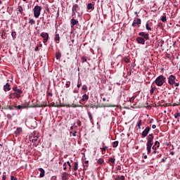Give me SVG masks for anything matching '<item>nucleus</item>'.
<instances>
[{
	"mask_svg": "<svg viewBox=\"0 0 180 180\" xmlns=\"http://www.w3.org/2000/svg\"><path fill=\"white\" fill-rule=\"evenodd\" d=\"M41 37H43V39H44L43 43H44V44H46V43H47V41L49 40V33H47V32L41 33Z\"/></svg>",
	"mask_w": 180,
	"mask_h": 180,
	"instance_id": "nucleus-10",
	"label": "nucleus"
},
{
	"mask_svg": "<svg viewBox=\"0 0 180 180\" xmlns=\"http://www.w3.org/2000/svg\"><path fill=\"white\" fill-rule=\"evenodd\" d=\"M6 174V173L4 172V175L2 176V180H6V174Z\"/></svg>",
	"mask_w": 180,
	"mask_h": 180,
	"instance_id": "nucleus-50",
	"label": "nucleus"
},
{
	"mask_svg": "<svg viewBox=\"0 0 180 180\" xmlns=\"http://www.w3.org/2000/svg\"><path fill=\"white\" fill-rule=\"evenodd\" d=\"M29 139L30 141H32L35 147H37V146H39V143H37V141L39 140V134H36V132L31 134L29 136Z\"/></svg>",
	"mask_w": 180,
	"mask_h": 180,
	"instance_id": "nucleus-3",
	"label": "nucleus"
},
{
	"mask_svg": "<svg viewBox=\"0 0 180 180\" xmlns=\"http://www.w3.org/2000/svg\"><path fill=\"white\" fill-rule=\"evenodd\" d=\"M78 11H79V6H78V4L73 5L72 8V16L75 18L76 13L77 12H78Z\"/></svg>",
	"mask_w": 180,
	"mask_h": 180,
	"instance_id": "nucleus-5",
	"label": "nucleus"
},
{
	"mask_svg": "<svg viewBox=\"0 0 180 180\" xmlns=\"http://www.w3.org/2000/svg\"><path fill=\"white\" fill-rule=\"evenodd\" d=\"M115 180H120V176H116Z\"/></svg>",
	"mask_w": 180,
	"mask_h": 180,
	"instance_id": "nucleus-57",
	"label": "nucleus"
},
{
	"mask_svg": "<svg viewBox=\"0 0 180 180\" xmlns=\"http://www.w3.org/2000/svg\"><path fill=\"white\" fill-rule=\"evenodd\" d=\"M29 23H30V25H36V21L32 18H30Z\"/></svg>",
	"mask_w": 180,
	"mask_h": 180,
	"instance_id": "nucleus-34",
	"label": "nucleus"
},
{
	"mask_svg": "<svg viewBox=\"0 0 180 180\" xmlns=\"http://www.w3.org/2000/svg\"><path fill=\"white\" fill-rule=\"evenodd\" d=\"M77 125L81 126V121L77 122Z\"/></svg>",
	"mask_w": 180,
	"mask_h": 180,
	"instance_id": "nucleus-64",
	"label": "nucleus"
},
{
	"mask_svg": "<svg viewBox=\"0 0 180 180\" xmlns=\"http://www.w3.org/2000/svg\"><path fill=\"white\" fill-rule=\"evenodd\" d=\"M88 116L90 122H94V118L92 117V113H91V112H88Z\"/></svg>",
	"mask_w": 180,
	"mask_h": 180,
	"instance_id": "nucleus-31",
	"label": "nucleus"
},
{
	"mask_svg": "<svg viewBox=\"0 0 180 180\" xmlns=\"http://www.w3.org/2000/svg\"><path fill=\"white\" fill-rule=\"evenodd\" d=\"M11 36H12L13 39H16V32H12Z\"/></svg>",
	"mask_w": 180,
	"mask_h": 180,
	"instance_id": "nucleus-46",
	"label": "nucleus"
},
{
	"mask_svg": "<svg viewBox=\"0 0 180 180\" xmlns=\"http://www.w3.org/2000/svg\"><path fill=\"white\" fill-rule=\"evenodd\" d=\"M74 171H77L78 169V162H75L74 163V167H73Z\"/></svg>",
	"mask_w": 180,
	"mask_h": 180,
	"instance_id": "nucleus-32",
	"label": "nucleus"
},
{
	"mask_svg": "<svg viewBox=\"0 0 180 180\" xmlns=\"http://www.w3.org/2000/svg\"><path fill=\"white\" fill-rule=\"evenodd\" d=\"M156 127H157V126L155 124L152 125V129H155Z\"/></svg>",
	"mask_w": 180,
	"mask_h": 180,
	"instance_id": "nucleus-63",
	"label": "nucleus"
},
{
	"mask_svg": "<svg viewBox=\"0 0 180 180\" xmlns=\"http://www.w3.org/2000/svg\"><path fill=\"white\" fill-rule=\"evenodd\" d=\"M157 148H158L155 146H153L152 147V150H153V154H158V151H157Z\"/></svg>",
	"mask_w": 180,
	"mask_h": 180,
	"instance_id": "nucleus-28",
	"label": "nucleus"
},
{
	"mask_svg": "<svg viewBox=\"0 0 180 180\" xmlns=\"http://www.w3.org/2000/svg\"><path fill=\"white\" fill-rule=\"evenodd\" d=\"M11 91V84L9 83H6L4 86V92H8Z\"/></svg>",
	"mask_w": 180,
	"mask_h": 180,
	"instance_id": "nucleus-16",
	"label": "nucleus"
},
{
	"mask_svg": "<svg viewBox=\"0 0 180 180\" xmlns=\"http://www.w3.org/2000/svg\"><path fill=\"white\" fill-rule=\"evenodd\" d=\"M55 41H60V34H56L55 35V39H54Z\"/></svg>",
	"mask_w": 180,
	"mask_h": 180,
	"instance_id": "nucleus-35",
	"label": "nucleus"
},
{
	"mask_svg": "<svg viewBox=\"0 0 180 180\" xmlns=\"http://www.w3.org/2000/svg\"><path fill=\"white\" fill-rule=\"evenodd\" d=\"M141 126H143V120L141 119H139L136 125V130H141Z\"/></svg>",
	"mask_w": 180,
	"mask_h": 180,
	"instance_id": "nucleus-13",
	"label": "nucleus"
},
{
	"mask_svg": "<svg viewBox=\"0 0 180 180\" xmlns=\"http://www.w3.org/2000/svg\"><path fill=\"white\" fill-rule=\"evenodd\" d=\"M17 9L20 15H25V13L23 12V11H25V8L22 6V5L18 4Z\"/></svg>",
	"mask_w": 180,
	"mask_h": 180,
	"instance_id": "nucleus-15",
	"label": "nucleus"
},
{
	"mask_svg": "<svg viewBox=\"0 0 180 180\" xmlns=\"http://www.w3.org/2000/svg\"><path fill=\"white\" fill-rule=\"evenodd\" d=\"M165 106H180V102L174 103L173 104L172 103L165 104Z\"/></svg>",
	"mask_w": 180,
	"mask_h": 180,
	"instance_id": "nucleus-21",
	"label": "nucleus"
},
{
	"mask_svg": "<svg viewBox=\"0 0 180 180\" xmlns=\"http://www.w3.org/2000/svg\"><path fill=\"white\" fill-rule=\"evenodd\" d=\"M45 9H46V12H49V13L50 12V8H49V6H46Z\"/></svg>",
	"mask_w": 180,
	"mask_h": 180,
	"instance_id": "nucleus-54",
	"label": "nucleus"
},
{
	"mask_svg": "<svg viewBox=\"0 0 180 180\" xmlns=\"http://www.w3.org/2000/svg\"><path fill=\"white\" fill-rule=\"evenodd\" d=\"M124 179H125L124 176H120V180H124Z\"/></svg>",
	"mask_w": 180,
	"mask_h": 180,
	"instance_id": "nucleus-59",
	"label": "nucleus"
},
{
	"mask_svg": "<svg viewBox=\"0 0 180 180\" xmlns=\"http://www.w3.org/2000/svg\"><path fill=\"white\" fill-rule=\"evenodd\" d=\"M88 99H89V96H88L86 94H84L82 96V101L85 102V101H88Z\"/></svg>",
	"mask_w": 180,
	"mask_h": 180,
	"instance_id": "nucleus-25",
	"label": "nucleus"
},
{
	"mask_svg": "<svg viewBox=\"0 0 180 180\" xmlns=\"http://www.w3.org/2000/svg\"><path fill=\"white\" fill-rule=\"evenodd\" d=\"M167 79L169 85H174V84H175V79H176V77L174 76L173 75H171L169 76Z\"/></svg>",
	"mask_w": 180,
	"mask_h": 180,
	"instance_id": "nucleus-6",
	"label": "nucleus"
},
{
	"mask_svg": "<svg viewBox=\"0 0 180 180\" xmlns=\"http://www.w3.org/2000/svg\"><path fill=\"white\" fill-rule=\"evenodd\" d=\"M134 99H136V96H132L129 98V102L134 103Z\"/></svg>",
	"mask_w": 180,
	"mask_h": 180,
	"instance_id": "nucleus-41",
	"label": "nucleus"
},
{
	"mask_svg": "<svg viewBox=\"0 0 180 180\" xmlns=\"http://www.w3.org/2000/svg\"><path fill=\"white\" fill-rule=\"evenodd\" d=\"M150 130H151V128H150V127H146L145 128V129L141 133V136H142L143 139H144V137H147V136H148V133H150Z\"/></svg>",
	"mask_w": 180,
	"mask_h": 180,
	"instance_id": "nucleus-7",
	"label": "nucleus"
},
{
	"mask_svg": "<svg viewBox=\"0 0 180 180\" xmlns=\"http://www.w3.org/2000/svg\"><path fill=\"white\" fill-rule=\"evenodd\" d=\"M152 147H153V144H151V143H146V150H147L148 154H150L151 153V148Z\"/></svg>",
	"mask_w": 180,
	"mask_h": 180,
	"instance_id": "nucleus-17",
	"label": "nucleus"
},
{
	"mask_svg": "<svg viewBox=\"0 0 180 180\" xmlns=\"http://www.w3.org/2000/svg\"><path fill=\"white\" fill-rule=\"evenodd\" d=\"M162 22H165L167 20V15H163L161 18Z\"/></svg>",
	"mask_w": 180,
	"mask_h": 180,
	"instance_id": "nucleus-44",
	"label": "nucleus"
},
{
	"mask_svg": "<svg viewBox=\"0 0 180 180\" xmlns=\"http://www.w3.org/2000/svg\"><path fill=\"white\" fill-rule=\"evenodd\" d=\"M33 12L34 18H39V16H40V12H41V6H35L33 9Z\"/></svg>",
	"mask_w": 180,
	"mask_h": 180,
	"instance_id": "nucleus-4",
	"label": "nucleus"
},
{
	"mask_svg": "<svg viewBox=\"0 0 180 180\" xmlns=\"http://www.w3.org/2000/svg\"><path fill=\"white\" fill-rule=\"evenodd\" d=\"M13 93L9 94L10 99H19L21 96V94H23V91L21 89H18V86L13 88Z\"/></svg>",
	"mask_w": 180,
	"mask_h": 180,
	"instance_id": "nucleus-1",
	"label": "nucleus"
},
{
	"mask_svg": "<svg viewBox=\"0 0 180 180\" xmlns=\"http://www.w3.org/2000/svg\"><path fill=\"white\" fill-rule=\"evenodd\" d=\"M13 116H16V113L12 112V114H7L6 117L8 120H11L13 117Z\"/></svg>",
	"mask_w": 180,
	"mask_h": 180,
	"instance_id": "nucleus-23",
	"label": "nucleus"
},
{
	"mask_svg": "<svg viewBox=\"0 0 180 180\" xmlns=\"http://www.w3.org/2000/svg\"><path fill=\"white\" fill-rule=\"evenodd\" d=\"M122 61H124V63H130V57L129 56H124L122 58Z\"/></svg>",
	"mask_w": 180,
	"mask_h": 180,
	"instance_id": "nucleus-22",
	"label": "nucleus"
},
{
	"mask_svg": "<svg viewBox=\"0 0 180 180\" xmlns=\"http://www.w3.org/2000/svg\"><path fill=\"white\" fill-rule=\"evenodd\" d=\"M81 85H82V83L79 81V79L77 81V88H81Z\"/></svg>",
	"mask_w": 180,
	"mask_h": 180,
	"instance_id": "nucleus-47",
	"label": "nucleus"
},
{
	"mask_svg": "<svg viewBox=\"0 0 180 180\" xmlns=\"http://www.w3.org/2000/svg\"><path fill=\"white\" fill-rule=\"evenodd\" d=\"M147 143L148 144H154L153 140H154V134H150L147 137Z\"/></svg>",
	"mask_w": 180,
	"mask_h": 180,
	"instance_id": "nucleus-11",
	"label": "nucleus"
},
{
	"mask_svg": "<svg viewBox=\"0 0 180 180\" xmlns=\"http://www.w3.org/2000/svg\"><path fill=\"white\" fill-rule=\"evenodd\" d=\"M22 133V128L18 127L15 131V134H20Z\"/></svg>",
	"mask_w": 180,
	"mask_h": 180,
	"instance_id": "nucleus-30",
	"label": "nucleus"
},
{
	"mask_svg": "<svg viewBox=\"0 0 180 180\" xmlns=\"http://www.w3.org/2000/svg\"><path fill=\"white\" fill-rule=\"evenodd\" d=\"M72 136H73V137H75V136H77V131H75L72 133Z\"/></svg>",
	"mask_w": 180,
	"mask_h": 180,
	"instance_id": "nucleus-60",
	"label": "nucleus"
},
{
	"mask_svg": "<svg viewBox=\"0 0 180 180\" xmlns=\"http://www.w3.org/2000/svg\"><path fill=\"white\" fill-rule=\"evenodd\" d=\"M154 144L155 147L156 146L158 148H160V143L158 142V141H156Z\"/></svg>",
	"mask_w": 180,
	"mask_h": 180,
	"instance_id": "nucleus-45",
	"label": "nucleus"
},
{
	"mask_svg": "<svg viewBox=\"0 0 180 180\" xmlns=\"http://www.w3.org/2000/svg\"><path fill=\"white\" fill-rule=\"evenodd\" d=\"M89 108H91V109H94V108H98L96 105H90L89 106Z\"/></svg>",
	"mask_w": 180,
	"mask_h": 180,
	"instance_id": "nucleus-52",
	"label": "nucleus"
},
{
	"mask_svg": "<svg viewBox=\"0 0 180 180\" xmlns=\"http://www.w3.org/2000/svg\"><path fill=\"white\" fill-rule=\"evenodd\" d=\"M70 23L72 25L71 27H74L75 25H78V20H75V18H72L70 20Z\"/></svg>",
	"mask_w": 180,
	"mask_h": 180,
	"instance_id": "nucleus-19",
	"label": "nucleus"
},
{
	"mask_svg": "<svg viewBox=\"0 0 180 180\" xmlns=\"http://www.w3.org/2000/svg\"><path fill=\"white\" fill-rule=\"evenodd\" d=\"M39 172H40V174H39V176H40V178H43V177H44V174H45V171H44V169H43V168H39Z\"/></svg>",
	"mask_w": 180,
	"mask_h": 180,
	"instance_id": "nucleus-20",
	"label": "nucleus"
},
{
	"mask_svg": "<svg viewBox=\"0 0 180 180\" xmlns=\"http://www.w3.org/2000/svg\"><path fill=\"white\" fill-rule=\"evenodd\" d=\"M56 60H60L61 58V52H56Z\"/></svg>",
	"mask_w": 180,
	"mask_h": 180,
	"instance_id": "nucleus-27",
	"label": "nucleus"
},
{
	"mask_svg": "<svg viewBox=\"0 0 180 180\" xmlns=\"http://www.w3.org/2000/svg\"><path fill=\"white\" fill-rule=\"evenodd\" d=\"M139 36H141V37H143L142 39L145 40H150V34H148V33L141 32L139 33Z\"/></svg>",
	"mask_w": 180,
	"mask_h": 180,
	"instance_id": "nucleus-8",
	"label": "nucleus"
},
{
	"mask_svg": "<svg viewBox=\"0 0 180 180\" xmlns=\"http://www.w3.org/2000/svg\"><path fill=\"white\" fill-rule=\"evenodd\" d=\"M16 109H18V110L25 109V106L18 105V106H16Z\"/></svg>",
	"mask_w": 180,
	"mask_h": 180,
	"instance_id": "nucleus-49",
	"label": "nucleus"
},
{
	"mask_svg": "<svg viewBox=\"0 0 180 180\" xmlns=\"http://www.w3.org/2000/svg\"><path fill=\"white\" fill-rule=\"evenodd\" d=\"M34 51H39V46H37V47L34 49Z\"/></svg>",
	"mask_w": 180,
	"mask_h": 180,
	"instance_id": "nucleus-62",
	"label": "nucleus"
},
{
	"mask_svg": "<svg viewBox=\"0 0 180 180\" xmlns=\"http://www.w3.org/2000/svg\"><path fill=\"white\" fill-rule=\"evenodd\" d=\"M2 109H4V110H8V109H9V105H7L6 107L3 108Z\"/></svg>",
	"mask_w": 180,
	"mask_h": 180,
	"instance_id": "nucleus-58",
	"label": "nucleus"
},
{
	"mask_svg": "<svg viewBox=\"0 0 180 180\" xmlns=\"http://www.w3.org/2000/svg\"><path fill=\"white\" fill-rule=\"evenodd\" d=\"M52 106H54L55 108H60V106H66V108H81L82 105H55L54 103L52 104Z\"/></svg>",
	"mask_w": 180,
	"mask_h": 180,
	"instance_id": "nucleus-12",
	"label": "nucleus"
},
{
	"mask_svg": "<svg viewBox=\"0 0 180 180\" xmlns=\"http://www.w3.org/2000/svg\"><path fill=\"white\" fill-rule=\"evenodd\" d=\"M82 91H88V86L86 84L83 85L82 87Z\"/></svg>",
	"mask_w": 180,
	"mask_h": 180,
	"instance_id": "nucleus-39",
	"label": "nucleus"
},
{
	"mask_svg": "<svg viewBox=\"0 0 180 180\" xmlns=\"http://www.w3.org/2000/svg\"><path fill=\"white\" fill-rule=\"evenodd\" d=\"M141 25V19L140 18H135L132 23L133 27H137V26H140Z\"/></svg>",
	"mask_w": 180,
	"mask_h": 180,
	"instance_id": "nucleus-9",
	"label": "nucleus"
},
{
	"mask_svg": "<svg viewBox=\"0 0 180 180\" xmlns=\"http://www.w3.org/2000/svg\"><path fill=\"white\" fill-rule=\"evenodd\" d=\"M155 89H157V87L155 86L152 85L150 86V94L153 95V94H154V91H155Z\"/></svg>",
	"mask_w": 180,
	"mask_h": 180,
	"instance_id": "nucleus-24",
	"label": "nucleus"
},
{
	"mask_svg": "<svg viewBox=\"0 0 180 180\" xmlns=\"http://www.w3.org/2000/svg\"><path fill=\"white\" fill-rule=\"evenodd\" d=\"M11 180H17L18 179L16 177H15V176H11Z\"/></svg>",
	"mask_w": 180,
	"mask_h": 180,
	"instance_id": "nucleus-56",
	"label": "nucleus"
},
{
	"mask_svg": "<svg viewBox=\"0 0 180 180\" xmlns=\"http://www.w3.org/2000/svg\"><path fill=\"white\" fill-rule=\"evenodd\" d=\"M69 176H70V174H68V173H67V172H63L62 174V179L63 180H68Z\"/></svg>",
	"mask_w": 180,
	"mask_h": 180,
	"instance_id": "nucleus-18",
	"label": "nucleus"
},
{
	"mask_svg": "<svg viewBox=\"0 0 180 180\" xmlns=\"http://www.w3.org/2000/svg\"><path fill=\"white\" fill-rule=\"evenodd\" d=\"M117 146H119V141H114L112 143L113 148H116V147H117Z\"/></svg>",
	"mask_w": 180,
	"mask_h": 180,
	"instance_id": "nucleus-33",
	"label": "nucleus"
},
{
	"mask_svg": "<svg viewBox=\"0 0 180 180\" xmlns=\"http://www.w3.org/2000/svg\"><path fill=\"white\" fill-rule=\"evenodd\" d=\"M9 110H14V109H16V105H8Z\"/></svg>",
	"mask_w": 180,
	"mask_h": 180,
	"instance_id": "nucleus-38",
	"label": "nucleus"
},
{
	"mask_svg": "<svg viewBox=\"0 0 180 180\" xmlns=\"http://www.w3.org/2000/svg\"><path fill=\"white\" fill-rule=\"evenodd\" d=\"M180 117V112H177L174 114V119H179Z\"/></svg>",
	"mask_w": 180,
	"mask_h": 180,
	"instance_id": "nucleus-37",
	"label": "nucleus"
},
{
	"mask_svg": "<svg viewBox=\"0 0 180 180\" xmlns=\"http://www.w3.org/2000/svg\"><path fill=\"white\" fill-rule=\"evenodd\" d=\"M174 86H179V83H176L174 82Z\"/></svg>",
	"mask_w": 180,
	"mask_h": 180,
	"instance_id": "nucleus-61",
	"label": "nucleus"
},
{
	"mask_svg": "<svg viewBox=\"0 0 180 180\" xmlns=\"http://www.w3.org/2000/svg\"><path fill=\"white\" fill-rule=\"evenodd\" d=\"M63 170L64 171H65L66 169H67V162H65L64 164H63Z\"/></svg>",
	"mask_w": 180,
	"mask_h": 180,
	"instance_id": "nucleus-53",
	"label": "nucleus"
},
{
	"mask_svg": "<svg viewBox=\"0 0 180 180\" xmlns=\"http://www.w3.org/2000/svg\"><path fill=\"white\" fill-rule=\"evenodd\" d=\"M117 171H121V169H122V166L118 165V166L117 167Z\"/></svg>",
	"mask_w": 180,
	"mask_h": 180,
	"instance_id": "nucleus-55",
	"label": "nucleus"
},
{
	"mask_svg": "<svg viewBox=\"0 0 180 180\" xmlns=\"http://www.w3.org/2000/svg\"><path fill=\"white\" fill-rule=\"evenodd\" d=\"M158 27H160V29H162V22H159L158 24Z\"/></svg>",
	"mask_w": 180,
	"mask_h": 180,
	"instance_id": "nucleus-51",
	"label": "nucleus"
},
{
	"mask_svg": "<svg viewBox=\"0 0 180 180\" xmlns=\"http://www.w3.org/2000/svg\"><path fill=\"white\" fill-rule=\"evenodd\" d=\"M98 164H99L100 165H102V164H103V162H105V160H103V159L100 158L98 159V160L97 161Z\"/></svg>",
	"mask_w": 180,
	"mask_h": 180,
	"instance_id": "nucleus-36",
	"label": "nucleus"
},
{
	"mask_svg": "<svg viewBox=\"0 0 180 180\" xmlns=\"http://www.w3.org/2000/svg\"><path fill=\"white\" fill-rule=\"evenodd\" d=\"M108 161L110 162H111L112 164H115V161H116V159H115L113 158H110Z\"/></svg>",
	"mask_w": 180,
	"mask_h": 180,
	"instance_id": "nucleus-40",
	"label": "nucleus"
},
{
	"mask_svg": "<svg viewBox=\"0 0 180 180\" xmlns=\"http://www.w3.org/2000/svg\"><path fill=\"white\" fill-rule=\"evenodd\" d=\"M65 86H67V88H70V86H71V82H67L65 84Z\"/></svg>",
	"mask_w": 180,
	"mask_h": 180,
	"instance_id": "nucleus-48",
	"label": "nucleus"
},
{
	"mask_svg": "<svg viewBox=\"0 0 180 180\" xmlns=\"http://www.w3.org/2000/svg\"><path fill=\"white\" fill-rule=\"evenodd\" d=\"M136 41L139 44H146V39L141 37H138L136 38Z\"/></svg>",
	"mask_w": 180,
	"mask_h": 180,
	"instance_id": "nucleus-14",
	"label": "nucleus"
},
{
	"mask_svg": "<svg viewBox=\"0 0 180 180\" xmlns=\"http://www.w3.org/2000/svg\"><path fill=\"white\" fill-rule=\"evenodd\" d=\"M166 80L167 78L164 77V75H160L155 79L154 83L155 85H157V86H162Z\"/></svg>",
	"mask_w": 180,
	"mask_h": 180,
	"instance_id": "nucleus-2",
	"label": "nucleus"
},
{
	"mask_svg": "<svg viewBox=\"0 0 180 180\" xmlns=\"http://www.w3.org/2000/svg\"><path fill=\"white\" fill-rule=\"evenodd\" d=\"M88 11H91V9H94V4L92 3H89L87 4Z\"/></svg>",
	"mask_w": 180,
	"mask_h": 180,
	"instance_id": "nucleus-26",
	"label": "nucleus"
},
{
	"mask_svg": "<svg viewBox=\"0 0 180 180\" xmlns=\"http://www.w3.org/2000/svg\"><path fill=\"white\" fill-rule=\"evenodd\" d=\"M87 58L86 56L82 57V63H86Z\"/></svg>",
	"mask_w": 180,
	"mask_h": 180,
	"instance_id": "nucleus-42",
	"label": "nucleus"
},
{
	"mask_svg": "<svg viewBox=\"0 0 180 180\" xmlns=\"http://www.w3.org/2000/svg\"><path fill=\"white\" fill-rule=\"evenodd\" d=\"M146 30H151V28H150V25H148V22H147L146 24Z\"/></svg>",
	"mask_w": 180,
	"mask_h": 180,
	"instance_id": "nucleus-43",
	"label": "nucleus"
},
{
	"mask_svg": "<svg viewBox=\"0 0 180 180\" xmlns=\"http://www.w3.org/2000/svg\"><path fill=\"white\" fill-rule=\"evenodd\" d=\"M109 148V147L108 146H103V148H101V153L103 154H105V153H106V150Z\"/></svg>",
	"mask_w": 180,
	"mask_h": 180,
	"instance_id": "nucleus-29",
	"label": "nucleus"
}]
</instances>
